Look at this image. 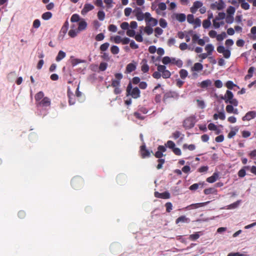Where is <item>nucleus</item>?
I'll return each mask as SVG.
<instances>
[{"label": "nucleus", "instance_id": "obj_14", "mask_svg": "<svg viewBox=\"0 0 256 256\" xmlns=\"http://www.w3.org/2000/svg\"><path fill=\"white\" fill-rule=\"evenodd\" d=\"M94 8V6L90 4H86L84 5L83 9L81 11L82 15L86 14L88 12L92 10Z\"/></svg>", "mask_w": 256, "mask_h": 256}, {"label": "nucleus", "instance_id": "obj_41", "mask_svg": "<svg viewBox=\"0 0 256 256\" xmlns=\"http://www.w3.org/2000/svg\"><path fill=\"white\" fill-rule=\"evenodd\" d=\"M155 36L156 37H158L159 36L161 35L163 33V30L157 27L154 29Z\"/></svg>", "mask_w": 256, "mask_h": 256}, {"label": "nucleus", "instance_id": "obj_20", "mask_svg": "<svg viewBox=\"0 0 256 256\" xmlns=\"http://www.w3.org/2000/svg\"><path fill=\"white\" fill-rule=\"evenodd\" d=\"M190 221V219L188 218H186V216H180L179 218H178L176 220V224H178L180 222H182V223H185V222H189Z\"/></svg>", "mask_w": 256, "mask_h": 256}, {"label": "nucleus", "instance_id": "obj_17", "mask_svg": "<svg viewBox=\"0 0 256 256\" xmlns=\"http://www.w3.org/2000/svg\"><path fill=\"white\" fill-rule=\"evenodd\" d=\"M256 116V112L254 111L248 112L242 118V120H250L254 118Z\"/></svg>", "mask_w": 256, "mask_h": 256}, {"label": "nucleus", "instance_id": "obj_46", "mask_svg": "<svg viewBox=\"0 0 256 256\" xmlns=\"http://www.w3.org/2000/svg\"><path fill=\"white\" fill-rule=\"evenodd\" d=\"M144 32L147 34L148 35H150L153 32V29L149 26H146L144 28Z\"/></svg>", "mask_w": 256, "mask_h": 256}, {"label": "nucleus", "instance_id": "obj_21", "mask_svg": "<svg viewBox=\"0 0 256 256\" xmlns=\"http://www.w3.org/2000/svg\"><path fill=\"white\" fill-rule=\"evenodd\" d=\"M203 68V66L200 62H196L194 64V66L191 68L192 71H200Z\"/></svg>", "mask_w": 256, "mask_h": 256}, {"label": "nucleus", "instance_id": "obj_23", "mask_svg": "<svg viewBox=\"0 0 256 256\" xmlns=\"http://www.w3.org/2000/svg\"><path fill=\"white\" fill-rule=\"evenodd\" d=\"M68 96L69 98V104L70 105H72L75 103V96L68 90Z\"/></svg>", "mask_w": 256, "mask_h": 256}, {"label": "nucleus", "instance_id": "obj_50", "mask_svg": "<svg viewBox=\"0 0 256 256\" xmlns=\"http://www.w3.org/2000/svg\"><path fill=\"white\" fill-rule=\"evenodd\" d=\"M84 62V60L78 58H74L72 60L71 63L72 66H75L80 63Z\"/></svg>", "mask_w": 256, "mask_h": 256}, {"label": "nucleus", "instance_id": "obj_28", "mask_svg": "<svg viewBox=\"0 0 256 256\" xmlns=\"http://www.w3.org/2000/svg\"><path fill=\"white\" fill-rule=\"evenodd\" d=\"M66 56V53L64 52H63L62 50H60L58 52V54L56 57V60L57 62H59V61L61 60L62 59H63L64 58H65Z\"/></svg>", "mask_w": 256, "mask_h": 256}, {"label": "nucleus", "instance_id": "obj_7", "mask_svg": "<svg viewBox=\"0 0 256 256\" xmlns=\"http://www.w3.org/2000/svg\"><path fill=\"white\" fill-rule=\"evenodd\" d=\"M140 153L141 157L142 158H149L150 156L151 153H153L152 151H150L148 149L146 148V146L144 144L140 146Z\"/></svg>", "mask_w": 256, "mask_h": 256}, {"label": "nucleus", "instance_id": "obj_6", "mask_svg": "<svg viewBox=\"0 0 256 256\" xmlns=\"http://www.w3.org/2000/svg\"><path fill=\"white\" fill-rule=\"evenodd\" d=\"M114 79L112 80L111 86L113 87L120 86V80L122 78V74L120 73H116L114 74Z\"/></svg>", "mask_w": 256, "mask_h": 256}, {"label": "nucleus", "instance_id": "obj_15", "mask_svg": "<svg viewBox=\"0 0 256 256\" xmlns=\"http://www.w3.org/2000/svg\"><path fill=\"white\" fill-rule=\"evenodd\" d=\"M194 123L192 118H186L184 122V126L186 128H192L194 126Z\"/></svg>", "mask_w": 256, "mask_h": 256}, {"label": "nucleus", "instance_id": "obj_44", "mask_svg": "<svg viewBox=\"0 0 256 256\" xmlns=\"http://www.w3.org/2000/svg\"><path fill=\"white\" fill-rule=\"evenodd\" d=\"M200 185L202 186V187L203 186L202 184H194L190 186V190H196L198 188L199 186Z\"/></svg>", "mask_w": 256, "mask_h": 256}, {"label": "nucleus", "instance_id": "obj_45", "mask_svg": "<svg viewBox=\"0 0 256 256\" xmlns=\"http://www.w3.org/2000/svg\"><path fill=\"white\" fill-rule=\"evenodd\" d=\"M80 19V16L78 14H74L70 18V21L72 22H78Z\"/></svg>", "mask_w": 256, "mask_h": 256}, {"label": "nucleus", "instance_id": "obj_36", "mask_svg": "<svg viewBox=\"0 0 256 256\" xmlns=\"http://www.w3.org/2000/svg\"><path fill=\"white\" fill-rule=\"evenodd\" d=\"M111 52L114 54H116L119 53L120 50L118 46H113L110 48Z\"/></svg>", "mask_w": 256, "mask_h": 256}, {"label": "nucleus", "instance_id": "obj_39", "mask_svg": "<svg viewBox=\"0 0 256 256\" xmlns=\"http://www.w3.org/2000/svg\"><path fill=\"white\" fill-rule=\"evenodd\" d=\"M211 25V22L209 19L205 20L203 21L202 26L204 28H208Z\"/></svg>", "mask_w": 256, "mask_h": 256}, {"label": "nucleus", "instance_id": "obj_56", "mask_svg": "<svg viewBox=\"0 0 256 256\" xmlns=\"http://www.w3.org/2000/svg\"><path fill=\"white\" fill-rule=\"evenodd\" d=\"M40 26V22L38 19L35 20L33 22V27L35 28H38Z\"/></svg>", "mask_w": 256, "mask_h": 256}, {"label": "nucleus", "instance_id": "obj_43", "mask_svg": "<svg viewBox=\"0 0 256 256\" xmlns=\"http://www.w3.org/2000/svg\"><path fill=\"white\" fill-rule=\"evenodd\" d=\"M110 44L108 42H105L100 46V50L102 52H104L107 50Z\"/></svg>", "mask_w": 256, "mask_h": 256}, {"label": "nucleus", "instance_id": "obj_42", "mask_svg": "<svg viewBox=\"0 0 256 256\" xmlns=\"http://www.w3.org/2000/svg\"><path fill=\"white\" fill-rule=\"evenodd\" d=\"M226 86L228 89L232 90L234 86H236V85L234 84L232 81L228 80L226 82Z\"/></svg>", "mask_w": 256, "mask_h": 256}, {"label": "nucleus", "instance_id": "obj_47", "mask_svg": "<svg viewBox=\"0 0 256 256\" xmlns=\"http://www.w3.org/2000/svg\"><path fill=\"white\" fill-rule=\"evenodd\" d=\"M108 67V64L104 62H100L99 66V70L100 71H104Z\"/></svg>", "mask_w": 256, "mask_h": 256}, {"label": "nucleus", "instance_id": "obj_58", "mask_svg": "<svg viewBox=\"0 0 256 256\" xmlns=\"http://www.w3.org/2000/svg\"><path fill=\"white\" fill-rule=\"evenodd\" d=\"M160 73H161V72H160L158 70L157 72H154L152 74V76L154 78L159 79L162 76V74Z\"/></svg>", "mask_w": 256, "mask_h": 256}, {"label": "nucleus", "instance_id": "obj_18", "mask_svg": "<svg viewBox=\"0 0 256 256\" xmlns=\"http://www.w3.org/2000/svg\"><path fill=\"white\" fill-rule=\"evenodd\" d=\"M213 118L214 120H217L220 118L221 120H224L226 118L224 110L219 112L218 114H215L213 116Z\"/></svg>", "mask_w": 256, "mask_h": 256}, {"label": "nucleus", "instance_id": "obj_13", "mask_svg": "<svg viewBox=\"0 0 256 256\" xmlns=\"http://www.w3.org/2000/svg\"><path fill=\"white\" fill-rule=\"evenodd\" d=\"M210 202L209 201L204 202H200V203H196V204H190L186 208L188 210H192V209H196L200 207L204 206L207 204H208Z\"/></svg>", "mask_w": 256, "mask_h": 256}, {"label": "nucleus", "instance_id": "obj_48", "mask_svg": "<svg viewBox=\"0 0 256 256\" xmlns=\"http://www.w3.org/2000/svg\"><path fill=\"white\" fill-rule=\"evenodd\" d=\"M166 146L168 147V148L173 150L175 148L176 145L174 142H172V140H168L166 142Z\"/></svg>", "mask_w": 256, "mask_h": 256}, {"label": "nucleus", "instance_id": "obj_53", "mask_svg": "<svg viewBox=\"0 0 256 256\" xmlns=\"http://www.w3.org/2000/svg\"><path fill=\"white\" fill-rule=\"evenodd\" d=\"M78 33V30H70L68 32V35L71 38H74Z\"/></svg>", "mask_w": 256, "mask_h": 256}, {"label": "nucleus", "instance_id": "obj_57", "mask_svg": "<svg viewBox=\"0 0 256 256\" xmlns=\"http://www.w3.org/2000/svg\"><path fill=\"white\" fill-rule=\"evenodd\" d=\"M203 5V4L202 2L200 1H196L194 2L193 6H194L195 8L198 9L200 8H201Z\"/></svg>", "mask_w": 256, "mask_h": 256}, {"label": "nucleus", "instance_id": "obj_5", "mask_svg": "<svg viewBox=\"0 0 256 256\" xmlns=\"http://www.w3.org/2000/svg\"><path fill=\"white\" fill-rule=\"evenodd\" d=\"M133 13L134 14L136 18V20L138 21H142L144 19L146 20V13L143 14L142 12V10L141 8L139 7L136 8L133 10Z\"/></svg>", "mask_w": 256, "mask_h": 256}, {"label": "nucleus", "instance_id": "obj_22", "mask_svg": "<svg viewBox=\"0 0 256 256\" xmlns=\"http://www.w3.org/2000/svg\"><path fill=\"white\" fill-rule=\"evenodd\" d=\"M212 84L211 80H203L200 83H199L200 86L202 88H207L208 86H210Z\"/></svg>", "mask_w": 256, "mask_h": 256}, {"label": "nucleus", "instance_id": "obj_55", "mask_svg": "<svg viewBox=\"0 0 256 256\" xmlns=\"http://www.w3.org/2000/svg\"><path fill=\"white\" fill-rule=\"evenodd\" d=\"M241 200H238L228 206L230 208H235L238 206Z\"/></svg>", "mask_w": 256, "mask_h": 256}, {"label": "nucleus", "instance_id": "obj_24", "mask_svg": "<svg viewBox=\"0 0 256 256\" xmlns=\"http://www.w3.org/2000/svg\"><path fill=\"white\" fill-rule=\"evenodd\" d=\"M87 27V23L84 20L80 21L78 24V30L81 31L85 30Z\"/></svg>", "mask_w": 256, "mask_h": 256}, {"label": "nucleus", "instance_id": "obj_32", "mask_svg": "<svg viewBox=\"0 0 256 256\" xmlns=\"http://www.w3.org/2000/svg\"><path fill=\"white\" fill-rule=\"evenodd\" d=\"M52 17V14L50 12H46L44 13L42 16V18L44 20H48L50 19Z\"/></svg>", "mask_w": 256, "mask_h": 256}, {"label": "nucleus", "instance_id": "obj_37", "mask_svg": "<svg viewBox=\"0 0 256 256\" xmlns=\"http://www.w3.org/2000/svg\"><path fill=\"white\" fill-rule=\"evenodd\" d=\"M162 61L164 64H168L171 62V58L168 56H166L162 58Z\"/></svg>", "mask_w": 256, "mask_h": 256}, {"label": "nucleus", "instance_id": "obj_59", "mask_svg": "<svg viewBox=\"0 0 256 256\" xmlns=\"http://www.w3.org/2000/svg\"><path fill=\"white\" fill-rule=\"evenodd\" d=\"M134 116L138 119L143 120L144 119L145 117L143 116H142L140 113L138 112H134Z\"/></svg>", "mask_w": 256, "mask_h": 256}, {"label": "nucleus", "instance_id": "obj_40", "mask_svg": "<svg viewBox=\"0 0 256 256\" xmlns=\"http://www.w3.org/2000/svg\"><path fill=\"white\" fill-rule=\"evenodd\" d=\"M166 9V5L164 2H160L158 4V9L156 10V12L158 10H164Z\"/></svg>", "mask_w": 256, "mask_h": 256}, {"label": "nucleus", "instance_id": "obj_12", "mask_svg": "<svg viewBox=\"0 0 256 256\" xmlns=\"http://www.w3.org/2000/svg\"><path fill=\"white\" fill-rule=\"evenodd\" d=\"M137 66V62L133 60L131 63L128 64L126 68V73H130L136 70Z\"/></svg>", "mask_w": 256, "mask_h": 256}, {"label": "nucleus", "instance_id": "obj_1", "mask_svg": "<svg viewBox=\"0 0 256 256\" xmlns=\"http://www.w3.org/2000/svg\"><path fill=\"white\" fill-rule=\"evenodd\" d=\"M221 99L224 100L226 103H229L232 104L234 106H236L238 105V100L234 98V94L232 92L229 90H227L226 91V94L224 96H222Z\"/></svg>", "mask_w": 256, "mask_h": 256}, {"label": "nucleus", "instance_id": "obj_9", "mask_svg": "<svg viewBox=\"0 0 256 256\" xmlns=\"http://www.w3.org/2000/svg\"><path fill=\"white\" fill-rule=\"evenodd\" d=\"M36 104L38 106L46 107L50 106L51 101L48 97H44L40 101L36 103Z\"/></svg>", "mask_w": 256, "mask_h": 256}, {"label": "nucleus", "instance_id": "obj_54", "mask_svg": "<svg viewBox=\"0 0 256 256\" xmlns=\"http://www.w3.org/2000/svg\"><path fill=\"white\" fill-rule=\"evenodd\" d=\"M239 178H244L246 175V171L244 168H241L238 173Z\"/></svg>", "mask_w": 256, "mask_h": 256}, {"label": "nucleus", "instance_id": "obj_61", "mask_svg": "<svg viewBox=\"0 0 256 256\" xmlns=\"http://www.w3.org/2000/svg\"><path fill=\"white\" fill-rule=\"evenodd\" d=\"M226 109V111L227 112H228L229 114L232 113L234 110L232 104H231L227 105Z\"/></svg>", "mask_w": 256, "mask_h": 256}, {"label": "nucleus", "instance_id": "obj_60", "mask_svg": "<svg viewBox=\"0 0 256 256\" xmlns=\"http://www.w3.org/2000/svg\"><path fill=\"white\" fill-rule=\"evenodd\" d=\"M222 54L226 58H228L231 54L230 51L229 50H225Z\"/></svg>", "mask_w": 256, "mask_h": 256}, {"label": "nucleus", "instance_id": "obj_33", "mask_svg": "<svg viewBox=\"0 0 256 256\" xmlns=\"http://www.w3.org/2000/svg\"><path fill=\"white\" fill-rule=\"evenodd\" d=\"M106 16L105 13L102 10H99L98 12V19L102 21L104 20Z\"/></svg>", "mask_w": 256, "mask_h": 256}, {"label": "nucleus", "instance_id": "obj_26", "mask_svg": "<svg viewBox=\"0 0 256 256\" xmlns=\"http://www.w3.org/2000/svg\"><path fill=\"white\" fill-rule=\"evenodd\" d=\"M176 19L180 22H184L186 20V16L184 14H178L176 16Z\"/></svg>", "mask_w": 256, "mask_h": 256}, {"label": "nucleus", "instance_id": "obj_35", "mask_svg": "<svg viewBox=\"0 0 256 256\" xmlns=\"http://www.w3.org/2000/svg\"><path fill=\"white\" fill-rule=\"evenodd\" d=\"M226 37V33L224 32H222L220 34L216 36V40L218 41H222Z\"/></svg>", "mask_w": 256, "mask_h": 256}, {"label": "nucleus", "instance_id": "obj_8", "mask_svg": "<svg viewBox=\"0 0 256 256\" xmlns=\"http://www.w3.org/2000/svg\"><path fill=\"white\" fill-rule=\"evenodd\" d=\"M146 22L147 24L152 26H156L158 24V20L156 19L151 17L150 13L146 12Z\"/></svg>", "mask_w": 256, "mask_h": 256}, {"label": "nucleus", "instance_id": "obj_63", "mask_svg": "<svg viewBox=\"0 0 256 256\" xmlns=\"http://www.w3.org/2000/svg\"><path fill=\"white\" fill-rule=\"evenodd\" d=\"M135 34V31L134 30L128 29L126 31V34L130 37H134Z\"/></svg>", "mask_w": 256, "mask_h": 256}, {"label": "nucleus", "instance_id": "obj_3", "mask_svg": "<svg viewBox=\"0 0 256 256\" xmlns=\"http://www.w3.org/2000/svg\"><path fill=\"white\" fill-rule=\"evenodd\" d=\"M84 183V180L80 176L74 177L71 180V184L74 188L78 190L82 187Z\"/></svg>", "mask_w": 256, "mask_h": 256}, {"label": "nucleus", "instance_id": "obj_4", "mask_svg": "<svg viewBox=\"0 0 256 256\" xmlns=\"http://www.w3.org/2000/svg\"><path fill=\"white\" fill-rule=\"evenodd\" d=\"M156 66H157V70L162 73V76L164 78L166 79L170 78L171 76L170 72L166 70V68L164 65H157L156 64Z\"/></svg>", "mask_w": 256, "mask_h": 256}, {"label": "nucleus", "instance_id": "obj_25", "mask_svg": "<svg viewBox=\"0 0 256 256\" xmlns=\"http://www.w3.org/2000/svg\"><path fill=\"white\" fill-rule=\"evenodd\" d=\"M34 98L36 103H38V102L40 101L44 98V94L42 92H40L36 94Z\"/></svg>", "mask_w": 256, "mask_h": 256}, {"label": "nucleus", "instance_id": "obj_64", "mask_svg": "<svg viewBox=\"0 0 256 256\" xmlns=\"http://www.w3.org/2000/svg\"><path fill=\"white\" fill-rule=\"evenodd\" d=\"M134 38L138 42H142L143 41V38L141 34H138L134 36Z\"/></svg>", "mask_w": 256, "mask_h": 256}, {"label": "nucleus", "instance_id": "obj_10", "mask_svg": "<svg viewBox=\"0 0 256 256\" xmlns=\"http://www.w3.org/2000/svg\"><path fill=\"white\" fill-rule=\"evenodd\" d=\"M154 196L157 198H160L162 199H168L170 198V194L168 192H164L162 193H160L158 192H155L154 194Z\"/></svg>", "mask_w": 256, "mask_h": 256}, {"label": "nucleus", "instance_id": "obj_29", "mask_svg": "<svg viewBox=\"0 0 256 256\" xmlns=\"http://www.w3.org/2000/svg\"><path fill=\"white\" fill-rule=\"evenodd\" d=\"M179 74L181 78L185 79L188 75V72L186 70L182 69L180 70Z\"/></svg>", "mask_w": 256, "mask_h": 256}, {"label": "nucleus", "instance_id": "obj_49", "mask_svg": "<svg viewBox=\"0 0 256 256\" xmlns=\"http://www.w3.org/2000/svg\"><path fill=\"white\" fill-rule=\"evenodd\" d=\"M224 4L222 0H218L216 5V8L218 10H221L224 8Z\"/></svg>", "mask_w": 256, "mask_h": 256}, {"label": "nucleus", "instance_id": "obj_16", "mask_svg": "<svg viewBox=\"0 0 256 256\" xmlns=\"http://www.w3.org/2000/svg\"><path fill=\"white\" fill-rule=\"evenodd\" d=\"M141 70L144 73H146L149 71L150 67L147 64V60L145 58L143 59L140 63Z\"/></svg>", "mask_w": 256, "mask_h": 256}, {"label": "nucleus", "instance_id": "obj_52", "mask_svg": "<svg viewBox=\"0 0 256 256\" xmlns=\"http://www.w3.org/2000/svg\"><path fill=\"white\" fill-rule=\"evenodd\" d=\"M160 25L162 28H166L168 26V24L164 19L160 18Z\"/></svg>", "mask_w": 256, "mask_h": 256}, {"label": "nucleus", "instance_id": "obj_11", "mask_svg": "<svg viewBox=\"0 0 256 256\" xmlns=\"http://www.w3.org/2000/svg\"><path fill=\"white\" fill-rule=\"evenodd\" d=\"M166 150V148L164 146H159L158 148V151L154 154V156L156 158H162L164 155L163 152Z\"/></svg>", "mask_w": 256, "mask_h": 256}, {"label": "nucleus", "instance_id": "obj_62", "mask_svg": "<svg viewBox=\"0 0 256 256\" xmlns=\"http://www.w3.org/2000/svg\"><path fill=\"white\" fill-rule=\"evenodd\" d=\"M187 20L188 23L193 24L194 20V16L191 14H188L187 16Z\"/></svg>", "mask_w": 256, "mask_h": 256}, {"label": "nucleus", "instance_id": "obj_31", "mask_svg": "<svg viewBox=\"0 0 256 256\" xmlns=\"http://www.w3.org/2000/svg\"><path fill=\"white\" fill-rule=\"evenodd\" d=\"M216 192V190L213 188H206L204 190V193L205 194H214Z\"/></svg>", "mask_w": 256, "mask_h": 256}, {"label": "nucleus", "instance_id": "obj_2", "mask_svg": "<svg viewBox=\"0 0 256 256\" xmlns=\"http://www.w3.org/2000/svg\"><path fill=\"white\" fill-rule=\"evenodd\" d=\"M128 94H130L134 98H138L140 96V92L138 87L132 88L131 82H130L126 88Z\"/></svg>", "mask_w": 256, "mask_h": 256}, {"label": "nucleus", "instance_id": "obj_27", "mask_svg": "<svg viewBox=\"0 0 256 256\" xmlns=\"http://www.w3.org/2000/svg\"><path fill=\"white\" fill-rule=\"evenodd\" d=\"M68 26L69 24L68 22L66 21L64 23L63 26H62L60 32L63 34L64 35L67 32L68 28Z\"/></svg>", "mask_w": 256, "mask_h": 256}, {"label": "nucleus", "instance_id": "obj_38", "mask_svg": "<svg viewBox=\"0 0 256 256\" xmlns=\"http://www.w3.org/2000/svg\"><path fill=\"white\" fill-rule=\"evenodd\" d=\"M199 232H196L194 234H190L189 236V238L192 240H196L200 238V236L199 234Z\"/></svg>", "mask_w": 256, "mask_h": 256}, {"label": "nucleus", "instance_id": "obj_19", "mask_svg": "<svg viewBox=\"0 0 256 256\" xmlns=\"http://www.w3.org/2000/svg\"><path fill=\"white\" fill-rule=\"evenodd\" d=\"M218 178V174L217 172H214L213 174L206 178V182L209 183L215 182Z\"/></svg>", "mask_w": 256, "mask_h": 256}, {"label": "nucleus", "instance_id": "obj_34", "mask_svg": "<svg viewBox=\"0 0 256 256\" xmlns=\"http://www.w3.org/2000/svg\"><path fill=\"white\" fill-rule=\"evenodd\" d=\"M182 148L184 150L188 149L190 150H194L196 149V146L194 144L188 145L185 144L183 145Z\"/></svg>", "mask_w": 256, "mask_h": 256}, {"label": "nucleus", "instance_id": "obj_30", "mask_svg": "<svg viewBox=\"0 0 256 256\" xmlns=\"http://www.w3.org/2000/svg\"><path fill=\"white\" fill-rule=\"evenodd\" d=\"M205 50L207 52L208 55H211L214 50V46L211 44H208L206 46Z\"/></svg>", "mask_w": 256, "mask_h": 256}, {"label": "nucleus", "instance_id": "obj_51", "mask_svg": "<svg viewBox=\"0 0 256 256\" xmlns=\"http://www.w3.org/2000/svg\"><path fill=\"white\" fill-rule=\"evenodd\" d=\"M166 208V211L168 212H170L172 209V204L170 202H168L165 204Z\"/></svg>", "mask_w": 256, "mask_h": 256}]
</instances>
